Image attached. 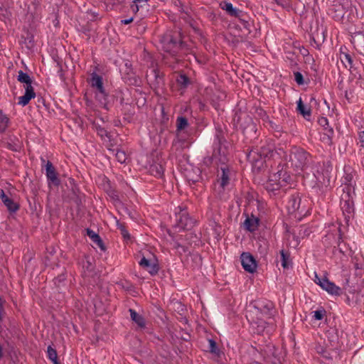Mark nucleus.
<instances>
[{"label": "nucleus", "instance_id": "nucleus-19", "mask_svg": "<svg viewBox=\"0 0 364 364\" xmlns=\"http://www.w3.org/2000/svg\"><path fill=\"white\" fill-rule=\"evenodd\" d=\"M297 111L306 119L311 117V109L303 104L300 98L297 102Z\"/></svg>", "mask_w": 364, "mask_h": 364}, {"label": "nucleus", "instance_id": "nucleus-24", "mask_svg": "<svg viewBox=\"0 0 364 364\" xmlns=\"http://www.w3.org/2000/svg\"><path fill=\"white\" fill-rule=\"evenodd\" d=\"M9 119L0 110V132H4L7 129Z\"/></svg>", "mask_w": 364, "mask_h": 364}, {"label": "nucleus", "instance_id": "nucleus-42", "mask_svg": "<svg viewBox=\"0 0 364 364\" xmlns=\"http://www.w3.org/2000/svg\"><path fill=\"white\" fill-rule=\"evenodd\" d=\"M355 38H364V36L361 33H358L355 36Z\"/></svg>", "mask_w": 364, "mask_h": 364}, {"label": "nucleus", "instance_id": "nucleus-40", "mask_svg": "<svg viewBox=\"0 0 364 364\" xmlns=\"http://www.w3.org/2000/svg\"><path fill=\"white\" fill-rule=\"evenodd\" d=\"M338 14H336V15H334V16H333V17L334 18L337 19V20H339V19H341V18L343 17V9H340V10H338Z\"/></svg>", "mask_w": 364, "mask_h": 364}, {"label": "nucleus", "instance_id": "nucleus-8", "mask_svg": "<svg viewBox=\"0 0 364 364\" xmlns=\"http://www.w3.org/2000/svg\"><path fill=\"white\" fill-rule=\"evenodd\" d=\"M230 182V171L228 168H221V175L215 185V190L218 193H221L229 184Z\"/></svg>", "mask_w": 364, "mask_h": 364}, {"label": "nucleus", "instance_id": "nucleus-32", "mask_svg": "<svg viewBox=\"0 0 364 364\" xmlns=\"http://www.w3.org/2000/svg\"><path fill=\"white\" fill-rule=\"evenodd\" d=\"M252 324H255L259 328L258 331H262L264 328L266 323L262 319H259L258 321H255L253 318L250 321Z\"/></svg>", "mask_w": 364, "mask_h": 364}, {"label": "nucleus", "instance_id": "nucleus-12", "mask_svg": "<svg viewBox=\"0 0 364 364\" xmlns=\"http://www.w3.org/2000/svg\"><path fill=\"white\" fill-rule=\"evenodd\" d=\"M301 199L297 197H291L287 205V208L289 213H294L299 212V214L302 213V210H300Z\"/></svg>", "mask_w": 364, "mask_h": 364}, {"label": "nucleus", "instance_id": "nucleus-35", "mask_svg": "<svg viewBox=\"0 0 364 364\" xmlns=\"http://www.w3.org/2000/svg\"><path fill=\"white\" fill-rule=\"evenodd\" d=\"M318 122L321 127H323V130H324L326 127H330L328 125V120L326 117H320L318 120Z\"/></svg>", "mask_w": 364, "mask_h": 364}, {"label": "nucleus", "instance_id": "nucleus-38", "mask_svg": "<svg viewBox=\"0 0 364 364\" xmlns=\"http://www.w3.org/2000/svg\"><path fill=\"white\" fill-rule=\"evenodd\" d=\"M120 230H121V232H122V235H123V237L126 239H129L130 235L128 232V231L122 226H120Z\"/></svg>", "mask_w": 364, "mask_h": 364}, {"label": "nucleus", "instance_id": "nucleus-2", "mask_svg": "<svg viewBox=\"0 0 364 364\" xmlns=\"http://www.w3.org/2000/svg\"><path fill=\"white\" fill-rule=\"evenodd\" d=\"M17 79L20 82L25 84L24 87L26 90L25 94L18 97V104L22 106H26L29 103L31 99L36 97V93L31 85L32 81L30 76L22 70L18 71Z\"/></svg>", "mask_w": 364, "mask_h": 364}, {"label": "nucleus", "instance_id": "nucleus-11", "mask_svg": "<svg viewBox=\"0 0 364 364\" xmlns=\"http://www.w3.org/2000/svg\"><path fill=\"white\" fill-rule=\"evenodd\" d=\"M178 226L182 229L190 228L193 222L186 213H182L177 216Z\"/></svg>", "mask_w": 364, "mask_h": 364}, {"label": "nucleus", "instance_id": "nucleus-28", "mask_svg": "<svg viewBox=\"0 0 364 364\" xmlns=\"http://www.w3.org/2000/svg\"><path fill=\"white\" fill-rule=\"evenodd\" d=\"M188 126V121L186 118L183 117H179L177 118V129L178 130H182Z\"/></svg>", "mask_w": 364, "mask_h": 364}, {"label": "nucleus", "instance_id": "nucleus-6", "mask_svg": "<svg viewBox=\"0 0 364 364\" xmlns=\"http://www.w3.org/2000/svg\"><path fill=\"white\" fill-rule=\"evenodd\" d=\"M240 259L242 266L246 272L254 273L256 271L257 264L255 259L250 253L243 252L240 256Z\"/></svg>", "mask_w": 364, "mask_h": 364}, {"label": "nucleus", "instance_id": "nucleus-10", "mask_svg": "<svg viewBox=\"0 0 364 364\" xmlns=\"http://www.w3.org/2000/svg\"><path fill=\"white\" fill-rule=\"evenodd\" d=\"M0 198L9 211L16 212L18 210V205L14 203L11 198L6 196L2 189L0 190Z\"/></svg>", "mask_w": 364, "mask_h": 364}, {"label": "nucleus", "instance_id": "nucleus-14", "mask_svg": "<svg viewBox=\"0 0 364 364\" xmlns=\"http://www.w3.org/2000/svg\"><path fill=\"white\" fill-rule=\"evenodd\" d=\"M220 6L232 16L237 17L240 16V11L233 7L232 4L230 2L222 1L220 4Z\"/></svg>", "mask_w": 364, "mask_h": 364}, {"label": "nucleus", "instance_id": "nucleus-43", "mask_svg": "<svg viewBox=\"0 0 364 364\" xmlns=\"http://www.w3.org/2000/svg\"><path fill=\"white\" fill-rule=\"evenodd\" d=\"M256 152L254 151H252L250 153V156H252L253 154H255Z\"/></svg>", "mask_w": 364, "mask_h": 364}, {"label": "nucleus", "instance_id": "nucleus-36", "mask_svg": "<svg viewBox=\"0 0 364 364\" xmlns=\"http://www.w3.org/2000/svg\"><path fill=\"white\" fill-rule=\"evenodd\" d=\"M294 80L297 82V84H299V85H303L304 84L303 75L299 72L294 73Z\"/></svg>", "mask_w": 364, "mask_h": 364}, {"label": "nucleus", "instance_id": "nucleus-34", "mask_svg": "<svg viewBox=\"0 0 364 364\" xmlns=\"http://www.w3.org/2000/svg\"><path fill=\"white\" fill-rule=\"evenodd\" d=\"M95 129L97 133V134L102 138L105 139V137L108 136L107 132L102 127H100L99 126H95Z\"/></svg>", "mask_w": 364, "mask_h": 364}, {"label": "nucleus", "instance_id": "nucleus-15", "mask_svg": "<svg viewBox=\"0 0 364 364\" xmlns=\"http://www.w3.org/2000/svg\"><path fill=\"white\" fill-rule=\"evenodd\" d=\"M87 236L91 239V240L97 245L98 247H100L102 250H105V247L104 245V243L102 240H101L100 235L93 231L92 230H90L87 228L86 230Z\"/></svg>", "mask_w": 364, "mask_h": 364}, {"label": "nucleus", "instance_id": "nucleus-31", "mask_svg": "<svg viewBox=\"0 0 364 364\" xmlns=\"http://www.w3.org/2000/svg\"><path fill=\"white\" fill-rule=\"evenodd\" d=\"M341 60H342V62L343 63H347L348 65L350 67H351L353 60H352V58H351V56L350 54L346 53H342L341 54Z\"/></svg>", "mask_w": 364, "mask_h": 364}, {"label": "nucleus", "instance_id": "nucleus-3", "mask_svg": "<svg viewBox=\"0 0 364 364\" xmlns=\"http://www.w3.org/2000/svg\"><path fill=\"white\" fill-rule=\"evenodd\" d=\"M162 49L174 55L180 48L179 34L177 32L168 31L161 39Z\"/></svg>", "mask_w": 364, "mask_h": 364}, {"label": "nucleus", "instance_id": "nucleus-30", "mask_svg": "<svg viewBox=\"0 0 364 364\" xmlns=\"http://www.w3.org/2000/svg\"><path fill=\"white\" fill-rule=\"evenodd\" d=\"M115 155L117 161L121 164L124 163L127 159L126 153L122 150H117Z\"/></svg>", "mask_w": 364, "mask_h": 364}, {"label": "nucleus", "instance_id": "nucleus-4", "mask_svg": "<svg viewBox=\"0 0 364 364\" xmlns=\"http://www.w3.org/2000/svg\"><path fill=\"white\" fill-rule=\"evenodd\" d=\"M314 282L322 289L327 291L332 295H339L341 294V288L336 286L334 283L328 280L326 277H319L316 274H315Z\"/></svg>", "mask_w": 364, "mask_h": 364}, {"label": "nucleus", "instance_id": "nucleus-23", "mask_svg": "<svg viewBox=\"0 0 364 364\" xmlns=\"http://www.w3.org/2000/svg\"><path fill=\"white\" fill-rule=\"evenodd\" d=\"M130 312V316L132 321H134L139 327H144L145 326V321L144 318L137 314L134 310L129 309Z\"/></svg>", "mask_w": 364, "mask_h": 364}, {"label": "nucleus", "instance_id": "nucleus-27", "mask_svg": "<svg viewBox=\"0 0 364 364\" xmlns=\"http://www.w3.org/2000/svg\"><path fill=\"white\" fill-rule=\"evenodd\" d=\"M47 353L48 358L53 363V364H59L58 361L57 352L54 348L51 346H48Z\"/></svg>", "mask_w": 364, "mask_h": 364}, {"label": "nucleus", "instance_id": "nucleus-37", "mask_svg": "<svg viewBox=\"0 0 364 364\" xmlns=\"http://www.w3.org/2000/svg\"><path fill=\"white\" fill-rule=\"evenodd\" d=\"M208 342H209V346H210V351L212 353H216V350H217L216 343L212 339H210L208 341Z\"/></svg>", "mask_w": 364, "mask_h": 364}, {"label": "nucleus", "instance_id": "nucleus-26", "mask_svg": "<svg viewBox=\"0 0 364 364\" xmlns=\"http://www.w3.org/2000/svg\"><path fill=\"white\" fill-rule=\"evenodd\" d=\"M280 255L282 257V266L285 269L289 268L291 266V261L289 259V255L284 250L280 252Z\"/></svg>", "mask_w": 364, "mask_h": 364}, {"label": "nucleus", "instance_id": "nucleus-39", "mask_svg": "<svg viewBox=\"0 0 364 364\" xmlns=\"http://www.w3.org/2000/svg\"><path fill=\"white\" fill-rule=\"evenodd\" d=\"M358 139L361 146H364V131H362L359 133Z\"/></svg>", "mask_w": 364, "mask_h": 364}, {"label": "nucleus", "instance_id": "nucleus-22", "mask_svg": "<svg viewBox=\"0 0 364 364\" xmlns=\"http://www.w3.org/2000/svg\"><path fill=\"white\" fill-rule=\"evenodd\" d=\"M95 98L99 101L101 105L106 108L107 103V94L105 92V89L101 90L95 91Z\"/></svg>", "mask_w": 364, "mask_h": 364}, {"label": "nucleus", "instance_id": "nucleus-25", "mask_svg": "<svg viewBox=\"0 0 364 364\" xmlns=\"http://www.w3.org/2000/svg\"><path fill=\"white\" fill-rule=\"evenodd\" d=\"M176 82L181 88H186L189 84L190 80L186 75L181 74L177 76Z\"/></svg>", "mask_w": 364, "mask_h": 364}, {"label": "nucleus", "instance_id": "nucleus-20", "mask_svg": "<svg viewBox=\"0 0 364 364\" xmlns=\"http://www.w3.org/2000/svg\"><path fill=\"white\" fill-rule=\"evenodd\" d=\"M148 0H134L131 4L132 11L136 14L141 9L148 8Z\"/></svg>", "mask_w": 364, "mask_h": 364}, {"label": "nucleus", "instance_id": "nucleus-9", "mask_svg": "<svg viewBox=\"0 0 364 364\" xmlns=\"http://www.w3.org/2000/svg\"><path fill=\"white\" fill-rule=\"evenodd\" d=\"M292 164L297 168H303L307 160V154L302 149L296 150L291 155Z\"/></svg>", "mask_w": 364, "mask_h": 364}, {"label": "nucleus", "instance_id": "nucleus-13", "mask_svg": "<svg viewBox=\"0 0 364 364\" xmlns=\"http://www.w3.org/2000/svg\"><path fill=\"white\" fill-rule=\"evenodd\" d=\"M259 225V219L253 215L247 217L244 221L245 228L250 231L254 232L256 230Z\"/></svg>", "mask_w": 364, "mask_h": 364}, {"label": "nucleus", "instance_id": "nucleus-41", "mask_svg": "<svg viewBox=\"0 0 364 364\" xmlns=\"http://www.w3.org/2000/svg\"><path fill=\"white\" fill-rule=\"evenodd\" d=\"M133 20H134L133 17H131V18H127V19L122 20L121 23L122 24L127 25V24H129V23H132L133 21Z\"/></svg>", "mask_w": 364, "mask_h": 364}, {"label": "nucleus", "instance_id": "nucleus-33", "mask_svg": "<svg viewBox=\"0 0 364 364\" xmlns=\"http://www.w3.org/2000/svg\"><path fill=\"white\" fill-rule=\"evenodd\" d=\"M313 314H314L313 317L316 320H321L323 318L326 311L324 309H319V310H316V311H314Z\"/></svg>", "mask_w": 364, "mask_h": 364}, {"label": "nucleus", "instance_id": "nucleus-17", "mask_svg": "<svg viewBox=\"0 0 364 364\" xmlns=\"http://www.w3.org/2000/svg\"><path fill=\"white\" fill-rule=\"evenodd\" d=\"M333 133V129L331 127L325 128L323 132L321 133V141L327 145H331L332 144Z\"/></svg>", "mask_w": 364, "mask_h": 364}, {"label": "nucleus", "instance_id": "nucleus-16", "mask_svg": "<svg viewBox=\"0 0 364 364\" xmlns=\"http://www.w3.org/2000/svg\"><path fill=\"white\" fill-rule=\"evenodd\" d=\"M185 176L188 181L196 183L198 181L200 178V170L193 168H187L185 171Z\"/></svg>", "mask_w": 364, "mask_h": 364}, {"label": "nucleus", "instance_id": "nucleus-18", "mask_svg": "<svg viewBox=\"0 0 364 364\" xmlns=\"http://www.w3.org/2000/svg\"><path fill=\"white\" fill-rule=\"evenodd\" d=\"M90 85L92 88L95 89V91L104 89L102 78L101 76L98 75L96 73L92 74L90 79Z\"/></svg>", "mask_w": 364, "mask_h": 364}, {"label": "nucleus", "instance_id": "nucleus-7", "mask_svg": "<svg viewBox=\"0 0 364 364\" xmlns=\"http://www.w3.org/2000/svg\"><path fill=\"white\" fill-rule=\"evenodd\" d=\"M226 148L223 143V139L217 136L213 144V157L223 162L226 155Z\"/></svg>", "mask_w": 364, "mask_h": 364}, {"label": "nucleus", "instance_id": "nucleus-29", "mask_svg": "<svg viewBox=\"0 0 364 364\" xmlns=\"http://www.w3.org/2000/svg\"><path fill=\"white\" fill-rule=\"evenodd\" d=\"M272 147L262 146L260 148V150L259 151L258 154H259L261 159H262V158L264 159L269 155V154L272 152Z\"/></svg>", "mask_w": 364, "mask_h": 364}, {"label": "nucleus", "instance_id": "nucleus-1", "mask_svg": "<svg viewBox=\"0 0 364 364\" xmlns=\"http://www.w3.org/2000/svg\"><path fill=\"white\" fill-rule=\"evenodd\" d=\"M289 180L290 176L285 171H280L270 175L264 187L269 193L275 194L277 191L286 186Z\"/></svg>", "mask_w": 364, "mask_h": 364}, {"label": "nucleus", "instance_id": "nucleus-21", "mask_svg": "<svg viewBox=\"0 0 364 364\" xmlns=\"http://www.w3.org/2000/svg\"><path fill=\"white\" fill-rule=\"evenodd\" d=\"M46 171L47 178L53 182H55L58 180L57 174L53 167L52 163L50 161H48L46 165Z\"/></svg>", "mask_w": 364, "mask_h": 364}, {"label": "nucleus", "instance_id": "nucleus-5", "mask_svg": "<svg viewBox=\"0 0 364 364\" xmlns=\"http://www.w3.org/2000/svg\"><path fill=\"white\" fill-rule=\"evenodd\" d=\"M139 264L151 275H155L159 272V264L154 256L150 258L143 256Z\"/></svg>", "mask_w": 364, "mask_h": 364}]
</instances>
